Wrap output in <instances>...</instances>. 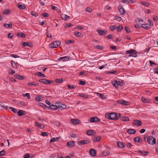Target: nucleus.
<instances>
[{
	"mask_svg": "<svg viewBox=\"0 0 158 158\" xmlns=\"http://www.w3.org/2000/svg\"><path fill=\"white\" fill-rule=\"evenodd\" d=\"M127 132L129 134H133L135 133L136 131L134 129H129L127 130Z\"/></svg>",
	"mask_w": 158,
	"mask_h": 158,
	"instance_id": "obj_24",
	"label": "nucleus"
},
{
	"mask_svg": "<svg viewBox=\"0 0 158 158\" xmlns=\"http://www.w3.org/2000/svg\"><path fill=\"white\" fill-rule=\"evenodd\" d=\"M25 113L26 112L25 111L23 110H20L18 112V114L19 116H21L22 115H26Z\"/></svg>",
	"mask_w": 158,
	"mask_h": 158,
	"instance_id": "obj_23",
	"label": "nucleus"
},
{
	"mask_svg": "<svg viewBox=\"0 0 158 158\" xmlns=\"http://www.w3.org/2000/svg\"><path fill=\"white\" fill-rule=\"evenodd\" d=\"M40 106L43 107L44 108H45V107H46L47 106L46 105L41 103H39Z\"/></svg>",
	"mask_w": 158,
	"mask_h": 158,
	"instance_id": "obj_61",
	"label": "nucleus"
},
{
	"mask_svg": "<svg viewBox=\"0 0 158 158\" xmlns=\"http://www.w3.org/2000/svg\"><path fill=\"white\" fill-rule=\"evenodd\" d=\"M117 145L118 147L121 148H123L124 147L123 143L120 141H118L117 142Z\"/></svg>",
	"mask_w": 158,
	"mask_h": 158,
	"instance_id": "obj_28",
	"label": "nucleus"
},
{
	"mask_svg": "<svg viewBox=\"0 0 158 158\" xmlns=\"http://www.w3.org/2000/svg\"><path fill=\"white\" fill-rule=\"evenodd\" d=\"M26 96H27V98L28 99H30L31 98L30 94L28 93H26L25 94H23V97H25Z\"/></svg>",
	"mask_w": 158,
	"mask_h": 158,
	"instance_id": "obj_50",
	"label": "nucleus"
},
{
	"mask_svg": "<svg viewBox=\"0 0 158 158\" xmlns=\"http://www.w3.org/2000/svg\"><path fill=\"white\" fill-rule=\"evenodd\" d=\"M120 116V114H117L114 112L106 113L105 114V117L106 118L109 119L114 120H118Z\"/></svg>",
	"mask_w": 158,
	"mask_h": 158,
	"instance_id": "obj_1",
	"label": "nucleus"
},
{
	"mask_svg": "<svg viewBox=\"0 0 158 158\" xmlns=\"http://www.w3.org/2000/svg\"><path fill=\"white\" fill-rule=\"evenodd\" d=\"M113 37V35L111 34H109L106 36V38L108 39H112Z\"/></svg>",
	"mask_w": 158,
	"mask_h": 158,
	"instance_id": "obj_64",
	"label": "nucleus"
},
{
	"mask_svg": "<svg viewBox=\"0 0 158 158\" xmlns=\"http://www.w3.org/2000/svg\"><path fill=\"white\" fill-rule=\"evenodd\" d=\"M74 35L77 37H82L83 35L80 32H75L74 33Z\"/></svg>",
	"mask_w": 158,
	"mask_h": 158,
	"instance_id": "obj_36",
	"label": "nucleus"
},
{
	"mask_svg": "<svg viewBox=\"0 0 158 158\" xmlns=\"http://www.w3.org/2000/svg\"><path fill=\"white\" fill-rule=\"evenodd\" d=\"M141 101L144 103H149L151 102L150 100L148 98H145L142 97L141 98Z\"/></svg>",
	"mask_w": 158,
	"mask_h": 158,
	"instance_id": "obj_12",
	"label": "nucleus"
},
{
	"mask_svg": "<svg viewBox=\"0 0 158 158\" xmlns=\"http://www.w3.org/2000/svg\"><path fill=\"white\" fill-rule=\"evenodd\" d=\"M89 142L87 140H81L78 142V144H88L89 143Z\"/></svg>",
	"mask_w": 158,
	"mask_h": 158,
	"instance_id": "obj_13",
	"label": "nucleus"
},
{
	"mask_svg": "<svg viewBox=\"0 0 158 158\" xmlns=\"http://www.w3.org/2000/svg\"><path fill=\"white\" fill-rule=\"evenodd\" d=\"M133 124L134 125L136 126H137L139 127L141 126L142 124V122L138 120H134L133 123Z\"/></svg>",
	"mask_w": 158,
	"mask_h": 158,
	"instance_id": "obj_9",
	"label": "nucleus"
},
{
	"mask_svg": "<svg viewBox=\"0 0 158 158\" xmlns=\"http://www.w3.org/2000/svg\"><path fill=\"white\" fill-rule=\"evenodd\" d=\"M10 13V11L9 9L5 10L2 12L4 15H7Z\"/></svg>",
	"mask_w": 158,
	"mask_h": 158,
	"instance_id": "obj_39",
	"label": "nucleus"
},
{
	"mask_svg": "<svg viewBox=\"0 0 158 158\" xmlns=\"http://www.w3.org/2000/svg\"><path fill=\"white\" fill-rule=\"evenodd\" d=\"M101 154L104 156H107L109 154V152L107 151H105L102 152Z\"/></svg>",
	"mask_w": 158,
	"mask_h": 158,
	"instance_id": "obj_35",
	"label": "nucleus"
},
{
	"mask_svg": "<svg viewBox=\"0 0 158 158\" xmlns=\"http://www.w3.org/2000/svg\"><path fill=\"white\" fill-rule=\"evenodd\" d=\"M79 84L82 85H85V82L84 81H79Z\"/></svg>",
	"mask_w": 158,
	"mask_h": 158,
	"instance_id": "obj_60",
	"label": "nucleus"
},
{
	"mask_svg": "<svg viewBox=\"0 0 158 158\" xmlns=\"http://www.w3.org/2000/svg\"><path fill=\"white\" fill-rule=\"evenodd\" d=\"M11 64L15 68H17V66L16 64L13 61H11Z\"/></svg>",
	"mask_w": 158,
	"mask_h": 158,
	"instance_id": "obj_53",
	"label": "nucleus"
},
{
	"mask_svg": "<svg viewBox=\"0 0 158 158\" xmlns=\"http://www.w3.org/2000/svg\"><path fill=\"white\" fill-rule=\"evenodd\" d=\"M60 44L61 43L60 41H55L53 42L50 44L49 46L51 48H55L59 46Z\"/></svg>",
	"mask_w": 158,
	"mask_h": 158,
	"instance_id": "obj_2",
	"label": "nucleus"
},
{
	"mask_svg": "<svg viewBox=\"0 0 158 158\" xmlns=\"http://www.w3.org/2000/svg\"><path fill=\"white\" fill-rule=\"evenodd\" d=\"M142 4L146 6H148L150 4L149 3L145 1H143L141 2Z\"/></svg>",
	"mask_w": 158,
	"mask_h": 158,
	"instance_id": "obj_44",
	"label": "nucleus"
},
{
	"mask_svg": "<svg viewBox=\"0 0 158 158\" xmlns=\"http://www.w3.org/2000/svg\"><path fill=\"white\" fill-rule=\"evenodd\" d=\"M148 143L151 145H153L156 143V139L152 136H149L147 138Z\"/></svg>",
	"mask_w": 158,
	"mask_h": 158,
	"instance_id": "obj_4",
	"label": "nucleus"
},
{
	"mask_svg": "<svg viewBox=\"0 0 158 158\" xmlns=\"http://www.w3.org/2000/svg\"><path fill=\"white\" fill-rule=\"evenodd\" d=\"M4 26L7 28H11L12 27V25L11 22L9 24L4 23L3 25Z\"/></svg>",
	"mask_w": 158,
	"mask_h": 158,
	"instance_id": "obj_32",
	"label": "nucleus"
},
{
	"mask_svg": "<svg viewBox=\"0 0 158 158\" xmlns=\"http://www.w3.org/2000/svg\"><path fill=\"white\" fill-rule=\"evenodd\" d=\"M95 48L99 49H102L105 48L104 46H101L97 45L95 47Z\"/></svg>",
	"mask_w": 158,
	"mask_h": 158,
	"instance_id": "obj_46",
	"label": "nucleus"
},
{
	"mask_svg": "<svg viewBox=\"0 0 158 158\" xmlns=\"http://www.w3.org/2000/svg\"><path fill=\"white\" fill-rule=\"evenodd\" d=\"M42 15L44 17H46L48 16L49 14L48 13H44L42 14Z\"/></svg>",
	"mask_w": 158,
	"mask_h": 158,
	"instance_id": "obj_62",
	"label": "nucleus"
},
{
	"mask_svg": "<svg viewBox=\"0 0 158 158\" xmlns=\"http://www.w3.org/2000/svg\"><path fill=\"white\" fill-rule=\"evenodd\" d=\"M101 139V137L99 135H94L92 138V140L93 142H99Z\"/></svg>",
	"mask_w": 158,
	"mask_h": 158,
	"instance_id": "obj_5",
	"label": "nucleus"
},
{
	"mask_svg": "<svg viewBox=\"0 0 158 158\" xmlns=\"http://www.w3.org/2000/svg\"><path fill=\"white\" fill-rule=\"evenodd\" d=\"M67 87L70 89H75V87L73 85H67Z\"/></svg>",
	"mask_w": 158,
	"mask_h": 158,
	"instance_id": "obj_55",
	"label": "nucleus"
},
{
	"mask_svg": "<svg viewBox=\"0 0 158 158\" xmlns=\"http://www.w3.org/2000/svg\"><path fill=\"white\" fill-rule=\"evenodd\" d=\"M31 15L35 17H37L38 16V14L34 11H32L31 13Z\"/></svg>",
	"mask_w": 158,
	"mask_h": 158,
	"instance_id": "obj_52",
	"label": "nucleus"
},
{
	"mask_svg": "<svg viewBox=\"0 0 158 158\" xmlns=\"http://www.w3.org/2000/svg\"><path fill=\"white\" fill-rule=\"evenodd\" d=\"M69 59V57L67 56L60 57L58 58L57 60H62V61L64 62L68 60Z\"/></svg>",
	"mask_w": 158,
	"mask_h": 158,
	"instance_id": "obj_18",
	"label": "nucleus"
},
{
	"mask_svg": "<svg viewBox=\"0 0 158 158\" xmlns=\"http://www.w3.org/2000/svg\"><path fill=\"white\" fill-rule=\"evenodd\" d=\"M35 125L37 127H41V124L37 122H35Z\"/></svg>",
	"mask_w": 158,
	"mask_h": 158,
	"instance_id": "obj_63",
	"label": "nucleus"
},
{
	"mask_svg": "<svg viewBox=\"0 0 158 158\" xmlns=\"http://www.w3.org/2000/svg\"><path fill=\"white\" fill-rule=\"evenodd\" d=\"M59 139V137L54 138L53 137L50 140V142H55Z\"/></svg>",
	"mask_w": 158,
	"mask_h": 158,
	"instance_id": "obj_41",
	"label": "nucleus"
},
{
	"mask_svg": "<svg viewBox=\"0 0 158 158\" xmlns=\"http://www.w3.org/2000/svg\"><path fill=\"white\" fill-rule=\"evenodd\" d=\"M87 134L89 135H93L94 133L93 130H88L86 131Z\"/></svg>",
	"mask_w": 158,
	"mask_h": 158,
	"instance_id": "obj_34",
	"label": "nucleus"
},
{
	"mask_svg": "<svg viewBox=\"0 0 158 158\" xmlns=\"http://www.w3.org/2000/svg\"><path fill=\"white\" fill-rule=\"evenodd\" d=\"M85 11L90 13L92 11V10L90 7L88 6L86 8Z\"/></svg>",
	"mask_w": 158,
	"mask_h": 158,
	"instance_id": "obj_49",
	"label": "nucleus"
},
{
	"mask_svg": "<svg viewBox=\"0 0 158 158\" xmlns=\"http://www.w3.org/2000/svg\"><path fill=\"white\" fill-rule=\"evenodd\" d=\"M135 22L137 24H140L141 23V22H143V20L142 19L140 18H137L135 20Z\"/></svg>",
	"mask_w": 158,
	"mask_h": 158,
	"instance_id": "obj_31",
	"label": "nucleus"
},
{
	"mask_svg": "<svg viewBox=\"0 0 158 158\" xmlns=\"http://www.w3.org/2000/svg\"><path fill=\"white\" fill-rule=\"evenodd\" d=\"M9 109L11 111L15 113H17V110L16 109L12 107H10Z\"/></svg>",
	"mask_w": 158,
	"mask_h": 158,
	"instance_id": "obj_42",
	"label": "nucleus"
},
{
	"mask_svg": "<svg viewBox=\"0 0 158 158\" xmlns=\"http://www.w3.org/2000/svg\"><path fill=\"white\" fill-rule=\"evenodd\" d=\"M39 81L40 82H41L43 84H45V79H40Z\"/></svg>",
	"mask_w": 158,
	"mask_h": 158,
	"instance_id": "obj_56",
	"label": "nucleus"
},
{
	"mask_svg": "<svg viewBox=\"0 0 158 158\" xmlns=\"http://www.w3.org/2000/svg\"><path fill=\"white\" fill-rule=\"evenodd\" d=\"M96 93L97 94V96L103 99H104L106 98V97L104 95L102 94H101L98 92Z\"/></svg>",
	"mask_w": 158,
	"mask_h": 158,
	"instance_id": "obj_27",
	"label": "nucleus"
},
{
	"mask_svg": "<svg viewBox=\"0 0 158 158\" xmlns=\"http://www.w3.org/2000/svg\"><path fill=\"white\" fill-rule=\"evenodd\" d=\"M45 84H49L52 83L53 82V81L51 80H49L45 79Z\"/></svg>",
	"mask_w": 158,
	"mask_h": 158,
	"instance_id": "obj_45",
	"label": "nucleus"
},
{
	"mask_svg": "<svg viewBox=\"0 0 158 158\" xmlns=\"http://www.w3.org/2000/svg\"><path fill=\"white\" fill-rule=\"evenodd\" d=\"M73 42L74 41L73 40H69L66 42V44H70Z\"/></svg>",
	"mask_w": 158,
	"mask_h": 158,
	"instance_id": "obj_59",
	"label": "nucleus"
},
{
	"mask_svg": "<svg viewBox=\"0 0 158 158\" xmlns=\"http://www.w3.org/2000/svg\"><path fill=\"white\" fill-rule=\"evenodd\" d=\"M89 95L86 94H82L81 97L85 98H89Z\"/></svg>",
	"mask_w": 158,
	"mask_h": 158,
	"instance_id": "obj_47",
	"label": "nucleus"
},
{
	"mask_svg": "<svg viewBox=\"0 0 158 158\" xmlns=\"http://www.w3.org/2000/svg\"><path fill=\"white\" fill-rule=\"evenodd\" d=\"M22 45L23 47H26L27 46H28L30 47H32L33 46V44L32 43L30 42H23L22 43Z\"/></svg>",
	"mask_w": 158,
	"mask_h": 158,
	"instance_id": "obj_10",
	"label": "nucleus"
},
{
	"mask_svg": "<svg viewBox=\"0 0 158 158\" xmlns=\"http://www.w3.org/2000/svg\"><path fill=\"white\" fill-rule=\"evenodd\" d=\"M124 29L127 33H128L131 32L130 30L127 26H125Z\"/></svg>",
	"mask_w": 158,
	"mask_h": 158,
	"instance_id": "obj_48",
	"label": "nucleus"
},
{
	"mask_svg": "<svg viewBox=\"0 0 158 158\" xmlns=\"http://www.w3.org/2000/svg\"><path fill=\"white\" fill-rule=\"evenodd\" d=\"M121 120L123 121H129V119L127 116H122L121 117Z\"/></svg>",
	"mask_w": 158,
	"mask_h": 158,
	"instance_id": "obj_26",
	"label": "nucleus"
},
{
	"mask_svg": "<svg viewBox=\"0 0 158 158\" xmlns=\"http://www.w3.org/2000/svg\"><path fill=\"white\" fill-rule=\"evenodd\" d=\"M118 103L121 105H127L128 102L126 101H123L122 100H118L117 101Z\"/></svg>",
	"mask_w": 158,
	"mask_h": 158,
	"instance_id": "obj_17",
	"label": "nucleus"
},
{
	"mask_svg": "<svg viewBox=\"0 0 158 158\" xmlns=\"http://www.w3.org/2000/svg\"><path fill=\"white\" fill-rule=\"evenodd\" d=\"M17 7L19 9H24L26 8V6L23 5L19 4L17 5Z\"/></svg>",
	"mask_w": 158,
	"mask_h": 158,
	"instance_id": "obj_30",
	"label": "nucleus"
},
{
	"mask_svg": "<svg viewBox=\"0 0 158 158\" xmlns=\"http://www.w3.org/2000/svg\"><path fill=\"white\" fill-rule=\"evenodd\" d=\"M116 27H116V26L112 25V26H110V27L109 28L110 30H111L112 31H113L116 29Z\"/></svg>",
	"mask_w": 158,
	"mask_h": 158,
	"instance_id": "obj_43",
	"label": "nucleus"
},
{
	"mask_svg": "<svg viewBox=\"0 0 158 158\" xmlns=\"http://www.w3.org/2000/svg\"><path fill=\"white\" fill-rule=\"evenodd\" d=\"M49 108L53 110H56L57 109V104H56V105L52 104L51 105L49 106Z\"/></svg>",
	"mask_w": 158,
	"mask_h": 158,
	"instance_id": "obj_25",
	"label": "nucleus"
},
{
	"mask_svg": "<svg viewBox=\"0 0 158 158\" xmlns=\"http://www.w3.org/2000/svg\"><path fill=\"white\" fill-rule=\"evenodd\" d=\"M97 31L99 35H105L107 32L106 30H102L99 29H97Z\"/></svg>",
	"mask_w": 158,
	"mask_h": 158,
	"instance_id": "obj_8",
	"label": "nucleus"
},
{
	"mask_svg": "<svg viewBox=\"0 0 158 158\" xmlns=\"http://www.w3.org/2000/svg\"><path fill=\"white\" fill-rule=\"evenodd\" d=\"M71 121L73 124H78L80 123V121L77 119H71Z\"/></svg>",
	"mask_w": 158,
	"mask_h": 158,
	"instance_id": "obj_16",
	"label": "nucleus"
},
{
	"mask_svg": "<svg viewBox=\"0 0 158 158\" xmlns=\"http://www.w3.org/2000/svg\"><path fill=\"white\" fill-rule=\"evenodd\" d=\"M137 53L136 51L135 50H129L126 51V53L130 54L129 55V56H132L134 57H136L137 56V55L136 53Z\"/></svg>",
	"mask_w": 158,
	"mask_h": 158,
	"instance_id": "obj_3",
	"label": "nucleus"
},
{
	"mask_svg": "<svg viewBox=\"0 0 158 158\" xmlns=\"http://www.w3.org/2000/svg\"><path fill=\"white\" fill-rule=\"evenodd\" d=\"M75 145V142L73 141H69L67 143V145L70 148Z\"/></svg>",
	"mask_w": 158,
	"mask_h": 158,
	"instance_id": "obj_19",
	"label": "nucleus"
},
{
	"mask_svg": "<svg viewBox=\"0 0 158 158\" xmlns=\"http://www.w3.org/2000/svg\"><path fill=\"white\" fill-rule=\"evenodd\" d=\"M61 18L64 20L66 21L70 17L66 15H62Z\"/></svg>",
	"mask_w": 158,
	"mask_h": 158,
	"instance_id": "obj_33",
	"label": "nucleus"
},
{
	"mask_svg": "<svg viewBox=\"0 0 158 158\" xmlns=\"http://www.w3.org/2000/svg\"><path fill=\"white\" fill-rule=\"evenodd\" d=\"M141 27L146 30H148L150 28V26L148 24H141Z\"/></svg>",
	"mask_w": 158,
	"mask_h": 158,
	"instance_id": "obj_14",
	"label": "nucleus"
},
{
	"mask_svg": "<svg viewBox=\"0 0 158 158\" xmlns=\"http://www.w3.org/2000/svg\"><path fill=\"white\" fill-rule=\"evenodd\" d=\"M118 9L120 14L121 15H123L126 12L125 10L121 6H119L118 7Z\"/></svg>",
	"mask_w": 158,
	"mask_h": 158,
	"instance_id": "obj_6",
	"label": "nucleus"
},
{
	"mask_svg": "<svg viewBox=\"0 0 158 158\" xmlns=\"http://www.w3.org/2000/svg\"><path fill=\"white\" fill-rule=\"evenodd\" d=\"M121 1L122 2L124 3H130V1H128V0H121Z\"/></svg>",
	"mask_w": 158,
	"mask_h": 158,
	"instance_id": "obj_58",
	"label": "nucleus"
},
{
	"mask_svg": "<svg viewBox=\"0 0 158 158\" xmlns=\"http://www.w3.org/2000/svg\"><path fill=\"white\" fill-rule=\"evenodd\" d=\"M56 104H57V108H59L62 109H64L66 107V106L65 105L62 104L60 103H56Z\"/></svg>",
	"mask_w": 158,
	"mask_h": 158,
	"instance_id": "obj_11",
	"label": "nucleus"
},
{
	"mask_svg": "<svg viewBox=\"0 0 158 158\" xmlns=\"http://www.w3.org/2000/svg\"><path fill=\"white\" fill-rule=\"evenodd\" d=\"M36 74L39 77H46V76H45L43 73H42L40 72H37L36 73Z\"/></svg>",
	"mask_w": 158,
	"mask_h": 158,
	"instance_id": "obj_38",
	"label": "nucleus"
},
{
	"mask_svg": "<svg viewBox=\"0 0 158 158\" xmlns=\"http://www.w3.org/2000/svg\"><path fill=\"white\" fill-rule=\"evenodd\" d=\"M89 121L92 123L97 122L100 121V119L96 117H93L90 118Z\"/></svg>",
	"mask_w": 158,
	"mask_h": 158,
	"instance_id": "obj_7",
	"label": "nucleus"
},
{
	"mask_svg": "<svg viewBox=\"0 0 158 158\" xmlns=\"http://www.w3.org/2000/svg\"><path fill=\"white\" fill-rule=\"evenodd\" d=\"M112 85L116 88H118V85L117 81L116 80H114L112 82Z\"/></svg>",
	"mask_w": 158,
	"mask_h": 158,
	"instance_id": "obj_29",
	"label": "nucleus"
},
{
	"mask_svg": "<svg viewBox=\"0 0 158 158\" xmlns=\"http://www.w3.org/2000/svg\"><path fill=\"white\" fill-rule=\"evenodd\" d=\"M122 26H118L117 28V30L118 31H120L123 29Z\"/></svg>",
	"mask_w": 158,
	"mask_h": 158,
	"instance_id": "obj_54",
	"label": "nucleus"
},
{
	"mask_svg": "<svg viewBox=\"0 0 158 158\" xmlns=\"http://www.w3.org/2000/svg\"><path fill=\"white\" fill-rule=\"evenodd\" d=\"M43 99V96L40 95H37L35 98L36 101L38 102L42 101Z\"/></svg>",
	"mask_w": 158,
	"mask_h": 158,
	"instance_id": "obj_22",
	"label": "nucleus"
},
{
	"mask_svg": "<svg viewBox=\"0 0 158 158\" xmlns=\"http://www.w3.org/2000/svg\"><path fill=\"white\" fill-rule=\"evenodd\" d=\"M63 81V78L57 79L55 80V81L57 83H62Z\"/></svg>",
	"mask_w": 158,
	"mask_h": 158,
	"instance_id": "obj_37",
	"label": "nucleus"
},
{
	"mask_svg": "<svg viewBox=\"0 0 158 158\" xmlns=\"http://www.w3.org/2000/svg\"><path fill=\"white\" fill-rule=\"evenodd\" d=\"M13 35L12 33H10L8 34V37L9 38H11L12 37Z\"/></svg>",
	"mask_w": 158,
	"mask_h": 158,
	"instance_id": "obj_57",
	"label": "nucleus"
},
{
	"mask_svg": "<svg viewBox=\"0 0 158 158\" xmlns=\"http://www.w3.org/2000/svg\"><path fill=\"white\" fill-rule=\"evenodd\" d=\"M17 36L20 37L25 38L26 36V35L22 32H19L17 33Z\"/></svg>",
	"mask_w": 158,
	"mask_h": 158,
	"instance_id": "obj_20",
	"label": "nucleus"
},
{
	"mask_svg": "<svg viewBox=\"0 0 158 158\" xmlns=\"http://www.w3.org/2000/svg\"><path fill=\"white\" fill-rule=\"evenodd\" d=\"M14 76L15 78L19 80H23L24 79L23 76L19 75H15Z\"/></svg>",
	"mask_w": 158,
	"mask_h": 158,
	"instance_id": "obj_21",
	"label": "nucleus"
},
{
	"mask_svg": "<svg viewBox=\"0 0 158 158\" xmlns=\"http://www.w3.org/2000/svg\"><path fill=\"white\" fill-rule=\"evenodd\" d=\"M89 153L91 155L93 156H95L97 155L95 150L94 149H91L90 150Z\"/></svg>",
	"mask_w": 158,
	"mask_h": 158,
	"instance_id": "obj_15",
	"label": "nucleus"
},
{
	"mask_svg": "<svg viewBox=\"0 0 158 158\" xmlns=\"http://www.w3.org/2000/svg\"><path fill=\"white\" fill-rule=\"evenodd\" d=\"M6 152L4 150L0 151V156H3L6 154Z\"/></svg>",
	"mask_w": 158,
	"mask_h": 158,
	"instance_id": "obj_51",
	"label": "nucleus"
},
{
	"mask_svg": "<svg viewBox=\"0 0 158 158\" xmlns=\"http://www.w3.org/2000/svg\"><path fill=\"white\" fill-rule=\"evenodd\" d=\"M140 137L139 136H137L134 138V140L135 142H140Z\"/></svg>",
	"mask_w": 158,
	"mask_h": 158,
	"instance_id": "obj_40",
	"label": "nucleus"
}]
</instances>
